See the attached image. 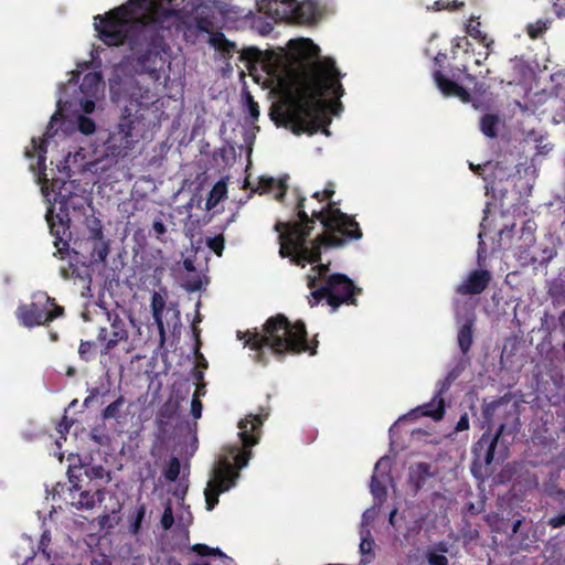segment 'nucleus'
I'll use <instances>...</instances> for the list:
<instances>
[{
    "instance_id": "0eeeda50",
    "label": "nucleus",
    "mask_w": 565,
    "mask_h": 565,
    "mask_svg": "<svg viewBox=\"0 0 565 565\" xmlns=\"http://www.w3.org/2000/svg\"><path fill=\"white\" fill-rule=\"evenodd\" d=\"M87 236L73 241L72 252L92 264L106 260L109 254V241L103 232L102 221L94 215L85 218Z\"/></svg>"
},
{
    "instance_id": "f704fd0d",
    "label": "nucleus",
    "mask_w": 565,
    "mask_h": 565,
    "mask_svg": "<svg viewBox=\"0 0 565 565\" xmlns=\"http://www.w3.org/2000/svg\"><path fill=\"white\" fill-rule=\"evenodd\" d=\"M84 475V466H70L67 470L68 481L75 490L82 489V476Z\"/></svg>"
},
{
    "instance_id": "7ed1b4c3",
    "label": "nucleus",
    "mask_w": 565,
    "mask_h": 565,
    "mask_svg": "<svg viewBox=\"0 0 565 565\" xmlns=\"http://www.w3.org/2000/svg\"><path fill=\"white\" fill-rule=\"evenodd\" d=\"M334 184L329 182L321 194L329 202L321 209L306 212V196L297 194L295 214L298 222H276L274 230L279 233V255L290 258L295 265L305 267L306 263L320 259L322 249L341 248L352 241L362 237V230L355 217L342 212L339 203L332 200Z\"/></svg>"
},
{
    "instance_id": "2f4dec72",
    "label": "nucleus",
    "mask_w": 565,
    "mask_h": 565,
    "mask_svg": "<svg viewBox=\"0 0 565 565\" xmlns=\"http://www.w3.org/2000/svg\"><path fill=\"white\" fill-rule=\"evenodd\" d=\"M550 28V21L539 19L535 22L529 23L526 25V33L530 39L536 40L541 38Z\"/></svg>"
},
{
    "instance_id": "39448f33",
    "label": "nucleus",
    "mask_w": 565,
    "mask_h": 565,
    "mask_svg": "<svg viewBox=\"0 0 565 565\" xmlns=\"http://www.w3.org/2000/svg\"><path fill=\"white\" fill-rule=\"evenodd\" d=\"M239 339L246 338L245 345L256 351L255 360L265 363L263 349L268 348L280 361L286 355H298L308 352L317 353L318 341H308V332L302 320L291 322L285 315L269 317L263 324L262 331L238 332Z\"/></svg>"
},
{
    "instance_id": "e433bc0d",
    "label": "nucleus",
    "mask_w": 565,
    "mask_h": 565,
    "mask_svg": "<svg viewBox=\"0 0 565 565\" xmlns=\"http://www.w3.org/2000/svg\"><path fill=\"white\" fill-rule=\"evenodd\" d=\"M180 461L177 457H172L169 461L168 468L164 470V478L170 481L174 482L180 475Z\"/></svg>"
},
{
    "instance_id": "8fccbe9b",
    "label": "nucleus",
    "mask_w": 565,
    "mask_h": 565,
    "mask_svg": "<svg viewBox=\"0 0 565 565\" xmlns=\"http://www.w3.org/2000/svg\"><path fill=\"white\" fill-rule=\"evenodd\" d=\"M152 230L154 231L157 238L162 241L161 236L167 233V226L164 225L161 218H157L153 221Z\"/></svg>"
},
{
    "instance_id": "0e129e2a",
    "label": "nucleus",
    "mask_w": 565,
    "mask_h": 565,
    "mask_svg": "<svg viewBox=\"0 0 565 565\" xmlns=\"http://www.w3.org/2000/svg\"><path fill=\"white\" fill-rule=\"evenodd\" d=\"M447 58L446 53L438 52L437 55L434 58L435 65L438 66L437 70H441L443 63Z\"/></svg>"
},
{
    "instance_id": "aec40b11",
    "label": "nucleus",
    "mask_w": 565,
    "mask_h": 565,
    "mask_svg": "<svg viewBox=\"0 0 565 565\" xmlns=\"http://www.w3.org/2000/svg\"><path fill=\"white\" fill-rule=\"evenodd\" d=\"M51 533L49 530H45L38 543V548L35 552H33V555L31 558H36L39 561L43 559L44 565H54L53 557H52V551L50 550L51 544Z\"/></svg>"
},
{
    "instance_id": "4d7b16f0",
    "label": "nucleus",
    "mask_w": 565,
    "mask_h": 565,
    "mask_svg": "<svg viewBox=\"0 0 565 565\" xmlns=\"http://www.w3.org/2000/svg\"><path fill=\"white\" fill-rule=\"evenodd\" d=\"M452 96L458 97L462 103H469L471 100V94L460 85Z\"/></svg>"
},
{
    "instance_id": "680f3d73",
    "label": "nucleus",
    "mask_w": 565,
    "mask_h": 565,
    "mask_svg": "<svg viewBox=\"0 0 565 565\" xmlns=\"http://www.w3.org/2000/svg\"><path fill=\"white\" fill-rule=\"evenodd\" d=\"M170 422L171 420H168V419H164V422H161V423L156 422V426H157L160 435L167 434L169 426H170Z\"/></svg>"
},
{
    "instance_id": "f03ea898",
    "label": "nucleus",
    "mask_w": 565,
    "mask_h": 565,
    "mask_svg": "<svg viewBox=\"0 0 565 565\" xmlns=\"http://www.w3.org/2000/svg\"><path fill=\"white\" fill-rule=\"evenodd\" d=\"M94 20L106 45L128 44L137 71L158 77L170 49L166 34L179 21L175 9H164L152 0H128Z\"/></svg>"
},
{
    "instance_id": "603ef678",
    "label": "nucleus",
    "mask_w": 565,
    "mask_h": 565,
    "mask_svg": "<svg viewBox=\"0 0 565 565\" xmlns=\"http://www.w3.org/2000/svg\"><path fill=\"white\" fill-rule=\"evenodd\" d=\"M469 429V416L468 413H463L455 426V431L460 433Z\"/></svg>"
},
{
    "instance_id": "c9c22d12",
    "label": "nucleus",
    "mask_w": 565,
    "mask_h": 565,
    "mask_svg": "<svg viewBox=\"0 0 565 565\" xmlns=\"http://www.w3.org/2000/svg\"><path fill=\"white\" fill-rule=\"evenodd\" d=\"M328 298H329V290H328L327 284L324 282L323 286H321L320 288L312 289V291L308 296V302H309L310 307H315L323 299H326L328 301Z\"/></svg>"
},
{
    "instance_id": "f257e3e1",
    "label": "nucleus",
    "mask_w": 565,
    "mask_h": 565,
    "mask_svg": "<svg viewBox=\"0 0 565 565\" xmlns=\"http://www.w3.org/2000/svg\"><path fill=\"white\" fill-rule=\"evenodd\" d=\"M286 60L295 73V93L285 119L295 135H315L331 122L328 115L343 106L339 100L344 88L342 75L331 57L320 58V47L310 39H292L287 44Z\"/></svg>"
},
{
    "instance_id": "bf43d9fd",
    "label": "nucleus",
    "mask_w": 565,
    "mask_h": 565,
    "mask_svg": "<svg viewBox=\"0 0 565 565\" xmlns=\"http://www.w3.org/2000/svg\"><path fill=\"white\" fill-rule=\"evenodd\" d=\"M373 541L371 539H362L360 543V552L366 554L371 552Z\"/></svg>"
},
{
    "instance_id": "09e8293b",
    "label": "nucleus",
    "mask_w": 565,
    "mask_h": 565,
    "mask_svg": "<svg viewBox=\"0 0 565 565\" xmlns=\"http://www.w3.org/2000/svg\"><path fill=\"white\" fill-rule=\"evenodd\" d=\"M202 408L203 405L196 394H194L192 401H191V414L192 416L198 419L202 416Z\"/></svg>"
},
{
    "instance_id": "a18cd8bd",
    "label": "nucleus",
    "mask_w": 565,
    "mask_h": 565,
    "mask_svg": "<svg viewBox=\"0 0 565 565\" xmlns=\"http://www.w3.org/2000/svg\"><path fill=\"white\" fill-rule=\"evenodd\" d=\"M467 78L471 82H475L472 93L475 95L483 96L488 93L490 86L484 82H477L472 75H468Z\"/></svg>"
},
{
    "instance_id": "69168bd1",
    "label": "nucleus",
    "mask_w": 565,
    "mask_h": 565,
    "mask_svg": "<svg viewBox=\"0 0 565 565\" xmlns=\"http://www.w3.org/2000/svg\"><path fill=\"white\" fill-rule=\"evenodd\" d=\"M201 286H202V282L199 278L192 280L189 285H188V290L189 291H196L199 289H201Z\"/></svg>"
},
{
    "instance_id": "6ab92c4d",
    "label": "nucleus",
    "mask_w": 565,
    "mask_h": 565,
    "mask_svg": "<svg viewBox=\"0 0 565 565\" xmlns=\"http://www.w3.org/2000/svg\"><path fill=\"white\" fill-rule=\"evenodd\" d=\"M416 411L420 412L422 416L440 420L445 415V398H437L434 395L429 403L419 406Z\"/></svg>"
},
{
    "instance_id": "3c124183",
    "label": "nucleus",
    "mask_w": 565,
    "mask_h": 565,
    "mask_svg": "<svg viewBox=\"0 0 565 565\" xmlns=\"http://www.w3.org/2000/svg\"><path fill=\"white\" fill-rule=\"evenodd\" d=\"M553 11L558 18H565V0H551Z\"/></svg>"
},
{
    "instance_id": "de8ad7c7",
    "label": "nucleus",
    "mask_w": 565,
    "mask_h": 565,
    "mask_svg": "<svg viewBox=\"0 0 565 565\" xmlns=\"http://www.w3.org/2000/svg\"><path fill=\"white\" fill-rule=\"evenodd\" d=\"M173 522H174V518H173L172 508L170 505H168L162 513L161 525L164 530H169L173 525Z\"/></svg>"
},
{
    "instance_id": "c756f323",
    "label": "nucleus",
    "mask_w": 565,
    "mask_h": 565,
    "mask_svg": "<svg viewBox=\"0 0 565 565\" xmlns=\"http://www.w3.org/2000/svg\"><path fill=\"white\" fill-rule=\"evenodd\" d=\"M125 404V398L122 395L118 396L113 403H110L103 412L102 417L104 420L108 419H118L121 414V409Z\"/></svg>"
},
{
    "instance_id": "72a5a7b5",
    "label": "nucleus",
    "mask_w": 565,
    "mask_h": 565,
    "mask_svg": "<svg viewBox=\"0 0 565 565\" xmlns=\"http://www.w3.org/2000/svg\"><path fill=\"white\" fill-rule=\"evenodd\" d=\"M457 376L455 371H450L443 380L438 381L435 396L437 398H445L444 395L449 391Z\"/></svg>"
},
{
    "instance_id": "49530a36",
    "label": "nucleus",
    "mask_w": 565,
    "mask_h": 565,
    "mask_svg": "<svg viewBox=\"0 0 565 565\" xmlns=\"http://www.w3.org/2000/svg\"><path fill=\"white\" fill-rule=\"evenodd\" d=\"M545 493L553 499L565 500V490L555 484H547L545 487Z\"/></svg>"
},
{
    "instance_id": "052dcab7",
    "label": "nucleus",
    "mask_w": 565,
    "mask_h": 565,
    "mask_svg": "<svg viewBox=\"0 0 565 565\" xmlns=\"http://www.w3.org/2000/svg\"><path fill=\"white\" fill-rule=\"evenodd\" d=\"M320 260L321 258L313 263L317 264L313 269H316L320 276H324L330 269V264H321Z\"/></svg>"
},
{
    "instance_id": "a211bd4d",
    "label": "nucleus",
    "mask_w": 565,
    "mask_h": 565,
    "mask_svg": "<svg viewBox=\"0 0 565 565\" xmlns=\"http://www.w3.org/2000/svg\"><path fill=\"white\" fill-rule=\"evenodd\" d=\"M209 43L217 50L224 58H231L236 51V44L226 39L225 34L221 31L211 33Z\"/></svg>"
},
{
    "instance_id": "6e6552de",
    "label": "nucleus",
    "mask_w": 565,
    "mask_h": 565,
    "mask_svg": "<svg viewBox=\"0 0 565 565\" xmlns=\"http://www.w3.org/2000/svg\"><path fill=\"white\" fill-rule=\"evenodd\" d=\"M17 318L26 328L45 326L64 315V308L56 303L55 299L46 292L33 296L31 303L20 305L17 309Z\"/></svg>"
},
{
    "instance_id": "7c9ffc66",
    "label": "nucleus",
    "mask_w": 565,
    "mask_h": 565,
    "mask_svg": "<svg viewBox=\"0 0 565 565\" xmlns=\"http://www.w3.org/2000/svg\"><path fill=\"white\" fill-rule=\"evenodd\" d=\"M179 405L171 399L166 402L158 411L154 422H164V419L172 420L178 413Z\"/></svg>"
},
{
    "instance_id": "bb28decb",
    "label": "nucleus",
    "mask_w": 565,
    "mask_h": 565,
    "mask_svg": "<svg viewBox=\"0 0 565 565\" xmlns=\"http://www.w3.org/2000/svg\"><path fill=\"white\" fill-rule=\"evenodd\" d=\"M448 548L446 543L440 542L437 544L436 550H428L426 553V559L429 565H448V558L441 554L447 553Z\"/></svg>"
},
{
    "instance_id": "4c0bfd02",
    "label": "nucleus",
    "mask_w": 565,
    "mask_h": 565,
    "mask_svg": "<svg viewBox=\"0 0 565 565\" xmlns=\"http://www.w3.org/2000/svg\"><path fill=\"white\" fill-rule=\"evenodd\" d=\"M207 247L213 250L218 257L223 255V250L225 247V238L222 234L215 235L214 237H209L206 239Z\"/></svg>"
},
{
    "instance_id": "ea45409f",
    "label": "nucleus",
    "mask_w": 565,
    "mask_h": 565,
    "mask_svg": "<svg viewBox=\"0 0 565 565\" xmlns=\"http://www.w3.org/2000/svg\"><path fill=\"white\" fill-rule=\"evenodd\" d=\"M463 7H465V3L459 0H452V2H445V0H437L433 4V9L435 11H440V10L455 11V10H460Z\"/></svg>"
},
{
    "instance_id": "423d86ee",
    "label": "nucleus",
    "mask_w": 565,
    "mask_h": 565,
    "mask_svg": "<svg viewBox=\"0 0 565 565\" xmlns=\"http://www.w3.org/2000/svg\"><path fill=\"white\" fill-rule=\"evenodd\" d=\"M268 415V412L249 414L238 423L242 447L238 445L227 447L228 456L221 458L213 469V476L204 490L207 511H212L218 504L221 493L235 486L239 477L237 470L247 466L252 456L250 448L258 444L262 426Z\"/></svg>"
},
{
    "instance_id": "393cba45",
    "label": "nucleus",
    "mask_w": 565,
    "mask_h": 565,
    "mask_svg": "<svg viewBox=\"0 0 565 565\" xmlns=\"http://www.w3.org/2000/svg\"><path fill=\"white\" fill-rule=\"evenodd\" d=\"M472 327L473 322L471 320H467L458 331L457 340L462 354H467L472 345Z\"/></svg>"
},
{
    "instance_id": "9d476101",
    "label": "nucleus",
    "mask_w": 565,
    "mask_h": 565,
    "mask_svg": "<svg viewBox=\"0 0 565 565\" xmlns=\"http://www.w3.org/2000/svg\"><path fill=\"white\" fill-rule=\"evenodd\" d=\"M46 221L50 227V233L54 237V246L56 253L63 259L70 253L72 232L70 228L71 218L68 212L61 209L56 214L52 210L46 213Z\"/></svg>"
},
{
    "instance_id": "e2e57ef3",
    "label": "nucleus",
    "mask_w": 565,
    "mask_h": 565,
    "mask_svg": "<svg viewBox=\"0 0 565 565\" xmlns=\"http://www.w3.org/2000/svg\"><path fill=\"white\" fill-rule=\"evenodd\" d=\"M210 25L211 23L206 19H200L198 20V28L202 32L212 33L210 32Z\"/></svg>"
},
{
    "instance_id": "ddd939ff",
    "label": "nucleus",
    "mask_w": 565,
    "mask_h": 565,
    "mask_svg": "<svg viewBox=\"0 0 565 565\" xmlns=\"http://www.w3.org/2000/svg\"><path fill=\"white\" fill-rule=\"evenodd\" d=\"M503 426L494 435L484 433L481 438L473 446V454L478 460H482L487 466L491 465L494 460V451Z\"/></svg>"
},
{
    "instance_id": "a19ab883",
    "label": "nucleus",
    "mask_w": 565,
    "mask_h": 565,
    "mask_svg": "<svg viewBox=\"0 0 565 565\" xmlns=\"http://www.w3.org/2000/svg\"><path fill=\"white\" fill-rule=\"evenodd\" d=\"M95 343L92 341H81L78 348V354L82 360L89 361L94 358Z\"/></svg>"
},
{
    "instance_id": "5fc2aeb1",
    "label": "nucleus",
    "mask_w": 565,
    "mask_h": 565,
    "mask_svg": "<svg viewBox=\"0 0 565 565\" xmlns=\"http://www.w3.org/2000/svg\"><path fill=\"white\" fill-rule=\"evenodd\" d=\"M547 524L553 529L565 525V512L548 519Z\"/></svg>"
},
{
    "instance_id": "37998d69",
    "label": "nucleus",
    "mask_w": 565,
    "mask_h": 565,
    "mask_svg": "<svg viewBox=\"0 0 565 565\" xmlns=\"http://www.w3.org/2000/svg\"><path fill=\"white\" fill-rule=\"evenodd\" d=\"M84 475L89 479H103L105 469L103 466H84Z\"/></svg>"
},
{
    "instance_id": "864d4df0",
    "label": "nucleus",
    "mask_w": 565,
    "mask_h": 565,
    "mask_svg": "<svg viewBox=\"0 0 565 565\" xmlns=\"http://www.w3.org/2000/svg\"><path fill=\"white\" fill-rule=\"evenodd\" d=\"M191 550L195 552L199 556H210V553L212 552V547L207 546L206 544L196 543L194 544Z\"/></svg>"
},
{
    "instance_id": "412c9836",
    "label": "nucleus",
    "mask_w": 565,
    "mask_h": 565,
    "mask_svg": "<svg viewBox=\"0 0 565 565\" xmlns=\"http://www.w3.org/2000/svg\"><path fill=\"white\" fill-rule=\"evenodd\" d=\"M105 500V490L96 489L95 492L90 490H84L79 494V500L76 504L78 509L90 510L95 507V504L102 503Z\"/></svg>"
},
{
    "instance_id": "2eb2a0df",
    "label": "nucleus",
    "mask_w": 565,
    "mask_h": 565,
    "mask_svg": "<svg viewBox=\"0 0 565 565\" xmlns=\"http://www.w3.org/2000/svg\"><path fill=\"white\" fill-rule=\"evenodd\" d=\"M150 308L153 321L159 332L160 342L163 343L166 341V327L163 322L166 298L160 292L153 291L151 296Z\"/></svg>"
},
{
    "instance_id": "6e6d98bb",
    "label": "nucleus",
    "mask_w": 565,
    "mask_h": 565,
    "mask_svg": "<svg viewBox=\"0 0 565 565\" xmlns=\"http://www.w3.org/2000/svg\"><path fill=\"white\" fill-rule=\"evenodd\" d=\"M98 395H100V391L98 387L90 388L88 396L84 399V406H92L95 403Z\"/></svg>"
},
{
    "instance_id": "c85d7f7f",
    "label": "nucleus",
    "mask_w": 565,
    "mask_h": 565,
    "mask_svg": "<svg viewBox=\"0 0 565 565\" xmlns=\"http://www.w3.org/2000/svg\"><path fill=\"white\" fill-rule=\"evenodd\" d=\"M385 461V458H382L381 460H379L375 465V468H374V473H376V471L380 469V467L384 463ZM370 488H371V492L372 494L374 495V498L376 499H384L387 494V490H386V487L385 484L379 479V477L376 475H373L372 478H371V483H370Z\"/></svg>"
},
{
    "instance_id": "58836bf2",
    "label": "nucleus",
    "mask_w": 565,
    "mask_h": 565,
    "mask_svg": "<svg viewBox=\"0 0 565 565\" xmlns=\"http://www.w3.org/2000/svg\"><path fill=\"white\" fill-rule=\"evenodd\" d=\"M77 128L82 134L88 136L95 131L96 125L92 118L81 115L77 119Z\"/></svg>"
},
{
    "instance_id": "473e14b6",
    "label": "nucleus",
    "mask_w": 565,
    "mask_h": 565,
    "mask_svg": "<svg viewBox=\"0 0 565 565\" xmlns=\"http://www.w3.org/2000/svg\"><path fill=\"white\" fill-rule=\"evenodd\" d=\"M146 515V505L137 507L135 513L129 518V532L137 535L141 529L142 521Z\"/></svg>"
},
{
    "instance_id": "774afa93",
    "label": "nucleus",
    "mask_w": 565,
    "mask_h": 565,
    "mask_svg": "<svg viewBox=\"0 0 565 565\" xmlns=\"http://www.w3.org/2000/svg\"><path fill=\"white\" fill-rule=\"evenodd\" d=\"M95 108V103L93 100H86L85 104L83 105V109L85 113L89 114L94 110Z\"/></svg>"
},
{
    "instance_id": "cd10ccee",
    "label": "nucleus",
    "mask_w": 565,
    "mask_h": 565,
    "mask_svg": "<svg viewBox=\"0 0 565 565\" xmlns=\"http://www.w3.org/2000/svg\"><path fill=\"white\" fill-rule=\"evenodd\" d=\"M226 192L227 189L224 182L218 181L215 183L206 199V209L211 210L215 207L226 196Z\"/></svg>"
},
{
    "instance_id": "338daca9",
    "label": "nucleus",
    "mask_w": 565,
    "mask_h": 565,
    "mask_svg": "<svg viewBox=\"0 0 565 565\" xmlns=\"http://www.w3.org/2000/svg\"><path fill=\"white\" fill-rule=\"evenodd\" d=\"M183 267L186 271H194L195 270V266H194V262L190 258H185L183 260Z\"/></svg>"
},
{
    "instance_id": "5701e85b",
    "label": "nucleus",
    "mask_w": 565,
    "mask_h": 565,
    "mask_svg": "<svg viewBox=\"0 0 565 565\" xmlns=\"http://www.w3.org/2000/svg\"><path fill=\"white\" fill-rule=\"evenodd\" d=\"M467 33L473 39L478 40L486 49L483 60H487L490 54V47L494 43L492 39H489L486 33L480 30V22L471 20L467 26Z\"/></svg>"
},
{
    "instance_id": "dca6fc26",
    "label": "nucleus",
    "mask_w": 565,
    "mask_h": 565,
    "mask_svg": "<svg viewBox=\"0 0 565 565\" xmlns=\"http://www.w3.org/2000/svg\"><path fill=\"white\" fill-rule=\"evenodd\" d=\"M275 189L278 190L277 193L275 194V199L281 202L288 190V184L286 180L281 179L279 181H276L271 177H262L259 178L257 186L256 189H254V191L259 193H269Z\"/></svg>"
},
{
    "instance_id": "1a4fd4ad",
    "label": "nucleus",
    "mask_w": 565,
    "mask_h": 565,
    "mask_svg": "<svg viewBox=\"0 0 565 565\" xmlns=\"http://www.w3.org/2000/svg\"><path fill=\"white\" fill-rule=\"evenodd\" d=\"M329 290L328 305L335 311L341 305H358L356 296L362 288L354 285L345 274H332L326 279Z\"/></svg>"
},
{
    "instance_id": "4be33fe9",
    "label": "nucleus",
    "mask_w": 565,
    "mask_h": 565,
    "mask_svg": "<svg viewBox=\"0 0 565 565\" xmlns=\"http://www.w3.org/2000/svg\"><path fill=\"white\" fill-rule=\"evenodd\" d=\"M500 117L497 114H484L479 121L481 132L489 138H497Z\"/></svg>"
},
{
    "instance_id": "79ce46f5",
    "label": "nucleus",
    "mask_w": 565,
    "mask_h": 565,
    "mask_svg": "<svg viewBox=\"0 0 565 565\" xmlns=\"http://www.w3.org/2000/svg\"><path fill=\"white\" fill-rule=\"evenodd\" d=\"M32 145H33V151L38 153V161L39 164H44L45 162V154H46V140L41 139L36 140L35 138H32Z\"/></svg>"
},
{
    "instance_id": "a878e982",
    "label": "nucleus",
    "mask_w": 565,
    "mask_h": 565,
    "mask_svg": "<svg viewBox=\"0 0 565 565\" xmlns=\"http://www.w3.org/2000/svg\"><path fill=\"white\" fill-rule=\"evenodd\" d=\"M434 81L445 96H452L459 86L455 81L447 78L441 70H435Z\"/></svg>"
},
{
    "instance_id": "b1692460",
    "label": "nucleus",
    "mask_w": 565,
    "mask_h": 565,
    "mask_svg": "<svg viewBox=\"0 0 565 565\" xmlns=\"http://www.w3.org/2000/svg\"><path fill=\"white\" fill-rule=\"evenodd\" d=\"M239 60L244 63L245 67L249 71L254 70L256 64L264 61L263 52L255 47H244L239 53Z\"/></svg>"
},
{
    "instance_id": "f3484780",
    "label": "nucleus",
    "mask_w": 565,
    "mask_h": 565,
    "mask_svg": "<svg viewBox=\"0 0 565 565\" xmlns=\"http://www.w3.org/2000/svg\"><path fill=\"white\" fill-rule=\"evenodd\" d=\"M511 78L509 83H522L529 79L533 73L530 64L521 57L511 58L510 62Z\"/></svg>"
},
{
    "instance_id": "4468645a",
    "label": "nucleus",
    "mask_w": 565,
    "mask_h": 565,
    "mask_svg": "<svg viewBox=\"0 0 565 565\" xmlns=\"http://www.w3.org/2000/svg\"><path fill=\"white\" fill-rule=\"evenodd\" d=\"M431 465L428 462H417L409 467L408 484L413 492L418 493L425 486L428 478L433 477Z\"/></svg>"
},
{
    "instance_id": "13d9d810",
    "label": "nucleus",
    "mask_w": 565,
    "mask_h": 565,
    "mask_svg": "<svg viewBox=\"0 0 565 565\" xmlns=\"http://www.w3.org/2000/svg\"><path fill=\"white\" fill-rule=\"evenodd\" d=\"M100 81V76L99 74L97 73H88L84 76V79H83V83H82V87L83 86H86V85H92L94 83H97Z\"/></svg>"
},
{
    "instance_id": "f8f14e48",
    "label": "nucleus",
    "mask_w": 565,
    "mask_h": 565,
    "mask_svg": "<svg viewBox=\"0 0 565 565\" xmlns=\"http://www.w3.org/2000/svg\"><path fill=\"white\" fill-rule=\"evenodd\" d=\"M491 273L487 269L472 270L467 279L456 287V292L461 296L480 295L491 281Z\"/></svg>"
},
{
    "instance_id": "9b49d317",
    "label": "nucleus",
    "mask_w": 565,
    "mask_h": 565,
    "mask_svg": "<svg viewBox=\"0 0 565 565\" xmlns=\"http://www.w3.org/2000/svg\"><path fill=\"white\" fill-rule=\"evenodd\" d=\"M107 321L110 326V332L107 328L102 327L97 334V340L104 343L102 354H108L120 342H126L129 338L126 321L119 316L116 310H107L104 308Z\"/></svg>"
},
{
    "instance_id": "c03bdc74",
    "label": "nucleus",
    "mask_w": 565,
    "mask_h": 565,
    "mask_svg": "<svg viewBox=\"0 0 565 565\" xmlns=\"http://www.w3.org/2000/svg\"><path fill=\"white\" fill-rule=\"evenodd\" d=\"M246 107H247L249 117L253 120H257L259 117V114H260L259 106L249 94L247 95V98H246Z\"/></svg>"
},
{
    "instance_id": "20e7f679",
    "label": "nucleus",
    "mask_w": 565,
    "mask_h": 565,
    "mask_svg": "<svg viewBox=\"0 0 565 565\" xmlns=\"http://www.w3.org/2000/svg\"><path fill=\"white\" fill-rule=\"evenodd\" d=\"M122 104L117 125L107 132L103 140L105 156L124 158L142 136L145 111L157 102L156 94L137 81L125 82L115 99Z\"/></svg>"
}]
</instances>
